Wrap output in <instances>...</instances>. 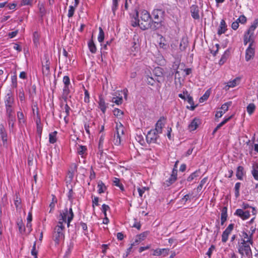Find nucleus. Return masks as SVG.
Here are the masks:
<instances>
[{
	"instance_id": "52",
	"label": "nucleus",
	"mask_w": 258,
	"mask_h": 258,
	"mask_svg": "<svg viewBox=\"0 0 258 258\" xmlns=\"http://www.w3.org/2000/svg\"><path fill=\"white\" fill-rule=\"evenodd\" d=\"M68 86H64L63 89V95L66 97H67L69 93V89Z\"/></svg>"
},
{
	"instance_id": "42",
	"label": "nucleus",
	"mask_w": 258,
	"mask_h": 258,
	"mask_svg": "<svg viewBox=\"0 0 258 258\" xmlns=\"http://www.w3.org/2000/svg\"><path fill=\"white\" fill-rule=\"evenodd\" d=\"M207 177H205L204 178H203L201 181V182L199 184V185L197 187V190L198 191H200L202 190L203 186L206 184V183L207 182Z\"/></svg>"
},
{
	"instance_id": "27",
	"label": "nucleus",
	"mask_w": 258,
	"mask_h": 258,
	"mask_svg": "<svg viewBox=\"0 0 258 258\" xmlns=\"http://www.w3.org/2000/svg\"><path fill=\"white\" fill-rule=\"evenodd\" d=\"M159 45L160 48L166 49H167L168 46L166 43V40L162 36L160 37V41L159 43Z\"/></svg>"
},
{
	"instance_id": "54",
	"label": "nucleus",
	"mask_w": 258,
	"mask_h": 258,
	"mask_svg": "<svg viewBox=\"0 0 258 258\" xmlns=\"http://www.w3.org/2000/svg\"><path fill=\"white\" fill-rule=\"evenodd\" d=\"M21 203V199L18 197L17 196L15 199V205L17 209L19 208Z\"/></svg>"
},
{
	"instance_id": "51",
	"label": "nucleus",
	"mask_w": 258,
	"mask_h": 258,
	"mask_svg": "<svg viewBox=\"0 0 258 258\" xmlns=\"http://www.w3.org/2000/svg\"><path fill=\"white\" fill-rule=\"evenodd\" d=\"M86 150V148L85 147L83 146H80L78 149V152L79 154L83 155L85 152Z\"/></svg>"
},
{
	"instance_id": "43",
	"label": "nucleus",
	"mask_w": 258,
	"mask_h": 258,
	"mask_svg": "<svg viewBox=\"0 0 258 258\" xmlns=\"http://www.w3.org/2000/svg\"><path fill=\"white\" fill-rule=\"evenodd\" d=\"M240 186V183L237 182L235 185V195L236 198L239 196V188Z\"/></svg>"
},
{
	"instance_id": "57",
	"label": "nucleus",
	"mask_w": 258,
	"mask_h": 258,
	"mask_svg": "<svg viewBox=\"0 0 258 258\" xmlns=\"http://www.w3.org/2000/svg\"><path fill=\"white\" fill-rule=\"evenodd\" d=\"M237 20H239V22L244 24L246 22V18L244 15L240 16Z\"/></svg>"
},
{
	"instance_id": "17",
	"label": "nucleus",
	"mask_w": 258,
	"mask_h": 258,
	"mask_svg": "<svg viewBox=\"0 0 258 258\" xmlns=\"http://www.w3.org/2000/svg\"><path fill=\"white\" fill-rule=\"evenodd\" d=\"M200 123V121L199 119L196 118H194L188 125V129L190 131H195L198 127Z\"/></svg>"
},
{
	"instance_id": "13",
	"label": "nucleus",
	"mask_w": 258,
	"mask_h": 258,
	"mask_svg": "<svg viewBox=\"0 0 258 258\" xmlns=\"http://www.w3.org/2000/svg\"><path fill=\"white\" fill-rule=\"evenodd\" d=\"M154 73L157 77L156 80L158 82H162L164 81L163 69L161 68H155L154 70Z\"/></svg>"
},
{
	"instance_id": "44",
	"label": "nucleus",
	"mask_w": 258,
	"mask_h": 258,
	"mask_svg": "<svg viewBox=\"0 0 258 258\" xmlns=\"http://www.w3.org/2000/svg\"><path fill=\"white\" fill-rule=\"evenodd\" d=\"M75 8L76 7L75 6H71L69 7V10L68 14V17L71 18L73 17L74 13Z\"/></svg>"
},
{
	"instance_id": "29",
	"label": "nucleus",
	"mask_w": 258,
	"mask_h": 258,
	"mask_svg": "<svg viewBox=\"0 0 258 258\" xmlns=\"http://www.w3.org/2000/svg\"><path fill=\"white\" fill-rule=\"evenodd\" d=\"M56 134H57V132H56V131H54V132L49 134V142L50 143L53 144V143L56 142Z\"/></svg>"
},
{
	"instance_id": "58",
	"label": "nucleus",
	"mask_w": 258,
	"mask_h": 258,
	"mask_svg": "<svg viewBox=\"0 0 258 258\" xmlns=\"http://www.w3.org/2000/svg\"><path fill=\"white\" fill-rule=\"evenodd\" d=\"M84 101L85 102L87 103L89 102V93L88 91L86 90H85Z\"/></svg>"
},
{
	"instance_id": "32",
	"label": "nucleus",
	"mask_w": 258,
	"mask_h": 258,
	"mask_svg": "<svg viewBox=\"0 0 258 258\" xmlns=\"http://www.w3.org/2000/svg\"><path fill=\"white\" fill-rule=\"evenodd\" d=\"M199 173H200V171H196L194 172V173L191 174L188 176V177L187 179V181H192L196 178H197V177L199 176Z\"/></svg>"
},
{
	"instance_id": "23",
	"label": "nucleus",
	"mask_w": 258,
	"mask_h": 258,
	"mask_svg": "<svg viewBox=\"0 0 258 258\" xmlns=\"http://www.w3.org/2000/svg\"><path fill=\"white\" fill-rule=\"evenodd\" d=\"M6 111L7 117L15 116L14 107H6Z\"/></svg>"
},
{
	"instance_id": "31",
	"label": "nucleus",
	"mask_w": 258,
	"mask_h": 258,
	"mask_svg": "<svg viewBox=\"0 0 258 258\" xmlns=\"http://www.w3.org/2000/svg\"><path fill=\"white\" fill-rule=\"evenodd\" d=\"M247 111L249 115L253 113L255 109V106L253 103H250L246 108Z\"/></svg>"
},
{
	"instance_id": "40",
	"label": "nucleus",
	"mask_w": 258,
	"mask_h": 258,
	"mask_svg": "<svg viewBox=\"0 0 258 258\" xmlns=\"http://www.w3.org/2000/svg\"><path fill=\"white\" fill-rule=\"evenodd\" d=\"M114 144L116 146H119L121 144V136L118 135H115L113 139Z\"/></svg>"
},
{
	"instance_id": "59",
	"label": "nucleus",
	"mask_w": 258,
	"mask_h": 258,
	"mask_svg": "<svg viewBox=\"0 0 258 258\" xmlns=\"http://www.w3.org/2000/svg\"><path fill=\"white\" fill-rule=\"evenodd\" d=\"M63 82L64 86H69L70 84V79L68 76H64L63 78Z\"/></svg>"
},
{
	"instance_id": "46",
	"label": "nucleus",
	"mask_w": 258,
	"mask_h": 258,
	"mask_svg": "<svg viewBox=\"0 0 258 258\" xmlns=\"http://www.w3.org/2000/svg\"><path fill=\"white\" fill-rule=\"evenodd\" d=\"M31 254L34 256V258H37V251L36 250V241L34 242L33 245V248L31 250Z\"/></svg>"
},
{
	"instance_id": "36",
	"label": "nucleus",
	"mask_w": 258,
	"mask_h": 258,
	"mask_svg": "<svg viewBox=\"0 0 258 258\" xmlns=\"http://www.w3.org/2000/svg\"><path fill=\"white\" fill-rule=\"evenodd\" d=\"M112 102L117 105H120L122 103V97H113L112 98Z\"/></svg>"
},
{
	"instance_id": "20",
	"label": "nucleus",
	"mask_w": 258,
	"mask_h": 258,
	"mask_svg": "<svg viewBox=\"0 0 258 258\" xmlns=\"http://www.w3.org/2000/svg\"><path fill=\"white\" fill-rule=\"evenodd\" d=\"M124 128L123 125L119 122H116V135L121 136L124 134Z\"/></svg>"
},
{
	"instance_id": "16",
	"label": "nucleus",
	"mask_w": 258,
	"mask_h": 258,
	"mask_svg": "<svg viewBox=\"0 0 258 258\" xmlns=\"http://www.w3.org/2000/svg\"><path fill=\"white\" fill-rule=\"evenodd\" d=\"M190 12L191 14L192 17L195 19H199L200 18L199 16V10L198 6L192 5L190 7Z\"/></svg>"
},
{
	"instance_id": "22",
	"label": "nucleus",
	"mask_w": 258,
	"mask_h": 258,
	"mask_svg": "<svg viewBox=\"0 0 258 258\" xmlns=\"http://www.w3.org/2000/svg\"><path fill=\"white\" fill-rule=\"evenodd\" d=\"M144 234H141L140 235H139L136 239L135 240V241L131 244V247L128 249V250H130L133 247V246H135V245H138L139 242L142 240H143L144 239Z\"/></svg>"
},
{
	"instance_id": "39",
	"label": "nucleus",
	"mask_w": 258,
	"mask_h": 258,
	"mask_svg": "<svg viewBox=\"0 0 258 258\" xmlns=\"http://www.w3.org/2000/svg\"><path fill=\"white\" fill-rule=\"evenodd\" d=\"M15 120V116L8 117L9 125L10 126H11V127H13Z\"/></svg>"
},
{
	"instance_id": "38",
	"label": "nucleus",
	"mask_w": 258,
	"mask_h": 258,
	"mask_svg": "<svg viewBox=\"0 0 258 258\" xmlns=\"http://www.w3.org/2000/svg\"><path fill=\"white\" fill-rule=\"evenodd\" d=\"M243 168L242 166H238L237 169L236 176L239 179H241L243 175Z\"/></svg>"
},
{
	"instance_id": "14",
	"label": "nucleus",
	"mask_w": 258,
	"mask_h": 258,
	"mask_svg": "<svg viewBox=\"0 0 258 258\" xmlns=\"http://www.w3.org/2000/svg\"><path fill=\"white\" fill-rule=\"evenodd\" d=\"M235 214L239 216L243 220H246L248 219L250 216V213L249 211H244L242 209H237L236 211Z\"/></svg>"
},
{
	"instance_id": "61",
	"label": "nucleus",
	"mask_w": 258,
	"mask_h": 258,
	"mask_svg": "<svg viewBox=\"0 0 258 258\" xmlns=\"http://www.w3.org/2000/svg\"><path fill=\"white\" fill-rule=\"evenodd\" d=\"M38 7H39L40 12L42 14H43L45 12V8H44V5L43 4H39Z\"/></svg>"
},
{
	"instance_id": "33",
	"label": "nucleus",
	"mask_w": 258,
	"mask_h": 258,
	"mask_svg": "<svg viewBox=\"0 0 258 258\" xmlns=\"http://www.w3.org/2000/svg\"><path fill=\"white\" fill-rule=\"evenodd\" d=\"M88 46L90 49V51L93 53H94L96 51V46L93 41V40H90L88 43Z\"/></svg>"
},
{
	"instance_id": "37",
	"label": "nucleus",
	"mask_w": 258,
	"mask_h": 258,
	"mask_svg": "<svg viewBox=\"0 0 258 258\" xmlns=\"http://www.w3.org/2000/svg\"><path fill=\"white\" fill-rule=\"evenodd\" d=\"M17 116L20 124H24L25 123L24 116L22 112H18Z\"/></svg>"
},
{
	"instance_id": "63",
	"label": "nucleus",
	"mask_w": 258,
	"mask_h": 258,
	"mask_svg": "<svg viewBox=\"0 0 258 258\" xmlns=\"http://www.w3.org/2000/svg\"><path fill=\"white\" fill-rule=\"evenodd\" d=\"M38 34L36 32H35L33 33V41L35 43H36L38 41Z\"/></svg>"
},
{
	"instance_id": "35",
	"label": "nucleus",
	"mask_w": 258,
	"mask_h": 258,
	"mask_svg": "<svg viewBox=\"0 0 258 258\" xmlns=\"http://www.w3.org/2000/svg\"><path fill=\"white\" fill-rule=\"evenodd\" d=\"M99 33L98 37V40L99 42H101L104 39V33L101 27L99 28Z\"/></svg>"
},
{
	"instance_id": "26",
	"label": "nucleus",
	"mask_w": 258,
	"mask_h": 258,
	"mask_svg": "<svg viewBox=\"0 0 258 258\" xmlns=\"http://www.w3.org/2000/svg\"><path fill=\"white\" fill-rule=\"evenodd\" d=\"M239 81V79L238 78H236L232 81H229L227 83V85L225 87V88L227 87L228 88L227 89H228L230 87L232 88L236 86L237 84V82H238Z\"/></svg>"
},
{
	"instance_id": "19",
	"label": "nucleus",
	"mask_w": 258,
	"mask_h": 258,
	"mask_svg": "<svg viewBox=\"0 0 258 258\" xmlns=\"http://www.w3.org/2000/svg\"><path fill=\"white\" fill-rule=\"evenodd\" d=\"M107 106L105 103L104 100L101 97H99L98 101V107L101 111L105 113Z\"/></svg>"
},
{
	"instance_id": "15",
	"label": "nucleus",
	"mask_w": 258,
	"mask_h": 258,
	"mask_svg": "<svg viewBox=\"0 0 258 258\" xmlns=\"http://www.w3.org/2000/svg\"><path fill=\"white\" fill-rule=\"evenodd\" d=\"M176 170H174L172 171V174L171 175L170 177L165 182H164V184L165 186H169L171 184H172L176 179Z\"/></svg>"
},
{
	"instance_id": "53",
	"label": "nucleus",
	"mask_w": 258,
	"mask_h": 258,
	"mask_svg": "<svg viewBox=\"0 0 258 258\" xmlns=\"http://www.w3.org/2000/svg\"><path fill=\"white\" fill-rule=\"evenodd\" d=\"M118 6V0H113L112 1V11L114 13L115 11L116 10Z\"/></svg>"
},
{
	"instance_id": "50",
	"label": "nucleus",
	"mask_w": 258,
	"mask_h": 258,
	"mask_svg": "<svg viewBox=\"0 0 258 258\" xmlns=\"http://www.w3.org/2000/svg\"><path fill=\"white\" fill-rule=\"evenodd\" d=\"M186 100L189 103L190 105L194 104V101L192 97H191L188 94L187 92H186Z\"/></svg>"
},
{
	"instance_id": "10",
	"label": "nucleus",
	"mask_w": 258,
	"mask_h": 258,
	"mask_svg": "<svg viewBox=\"0 0 258 258\" xmlns=\"http://www.w3.org/2000/svg\"><path fill=\"white\" fill-rule=\"evenodd\" d=\"M234 225L233 224H229L225 230L223 232L222 235V241L226 242L228 238L229 235L231 233L233 229Z\"/></svg>"
},
{
	"instance_id": "30",
	"label": "nucleus",
	"mask_w": 258,
	"mask_h": 258,
	"mask_svg": "<svg viewBox=\"0 0 258 258\" xmlns=\"http://www.w3.org/2000/svg\"><path fill=\"white\" fill-rule=\"evenodd\" d=\"M98 193L101 194L105 191L106 190V186L101 181H100L98 183Z\"/></svg>"
},
{
	"instance_id": "48",
	"label": "nucleus",
	"mask_w": 258,
	"mask_h": 258,
	"mask_svg": "<svg viewBox=\"0 0 258 258\" xmlns=\"http://www.w3.org/2000/svg\"><path fill=\"white\" fill-rule=\"evenodd\" d=\"M1 137H2L3 142H7V134L6 133H5L3 131L2 128L1 129Z\"/></svg>"
},
{
	"instance_id": "47",
	"label": "nucleus",
	"mask_w": 258,
	"mask_h": 258,
	"mask_svg": "<svg viewBox=\"0 0 258 258\" xmlns=\"http://www.w3.org/2000/svg\"><path fill=\"white\" fill-rule=\"evenodd\" d=\"M232 117V116L225 118L223 121H222L220 123H219L216 127L217 129H219L222 126H223L224 124H225L228 121L230 120V119Z\"/></svg>"
},
{
	"instance_id": "64",
	"label": "nucleus",
	"mask_w": 258,
	"mask_h": 258,
	"mask_svg": "<svg viewBox=\"0 0 258 258\" xmlns=\"http://www.w3.org/2000/svg\"><path fill=\"white\" fill-rule=\"evenodd\" d=\"M231 27L233 30H236L239 27L238 21H236L235 22H233Z\"/></svg>"
},
{
	"instance_id": "18",
	"label": "nucleus",
	"mask_w": 258,
	"mask_h": 258,
	"mask_svg": "<svg viewBox=\"0 0 258 258\" xmlns=\"http://www.w3.org/2000/svg\"><path fill=\"white\" fill-rule=\"evenodd\" d=\"M169 249L168 248L157 249L154 250L153 255H161L163 254L166 256L168 254Z\"/></svg>"
},
{
	"instance_id": "7",
	"label": "nucleus",
	"mask_w": 258,
	"mask_h": 258,
	"mask_svg": "<svg viewBox=\"0 0 258 258\" xmlns=\"http://www.w3.org/2000/svg\"><path fill=\"white\" fill-rule=\"evenodd\" d=\"M158 134H157L156 131H154V130L150 131L146 136L147 142L149 143H156L159 137Z\"/></svg>"
},
{
	"instance_id": "1",
	"label": "nucleus",
	"mask_w": 258,
	"mask_h": 258,
	"mask_svg": "<svg viewBox=\"0 0 258 258\" xmlns=\"http://www.w3.org/2000/svg\"><path fill=\"white\" fill-rule=\"evenodd\" d=\"M60 216L61 218L59 219L58 225L55 228L53 235L54 240L57 243H58L59 241L64 238L63 233L64 226L63 224L67 223L68 226H69L71 221L73 219L74 214L72 209L70 208L69 211L66 209L64 212L61 214Z\"/></svg>"
},
{
	"instance_id": "60",
	"label": "nucleus",
	"mask_w": 258,
	"mask_h": 258,
	"mask_svg": "<svg viewBox=\"0 0 258 258\" xmlns=\"http://www.w3.org/2000/svg\"><path fill=\"white\" fill-rule=\"evenodd\" d=\"M252 173L254 179L258 180V170L256 169H253L252 171Z\"/></svg>"
},
{
	"instance_id": "8",
	"label": "nucleus",
	"mask_w": 258,
	"mask_h": 258,
	"mask_svg": "<svg viewBox=\"0 0 258 258\" xmlns=\"http://www.w3.org/2000/svg\"><path fill=\"white\" fill-rule=\"evenodd\" d=\"M231 104L232 102L229 101L223 104L221 107L219 108L220 110L217 111L215 115L216 117H221L222 115L228 110L229 107L231 106Z\"/></svg>"
},
{
	"instance_id": "62",
	"label": "nucleus",
	"mask_w": 258,
	"mask_h": 258,
	"mask_svg": "<svg viewBox=\"0 0 258 258\" xmlns=\"http://www.w3.org/2000/svg\"><path fill=\"white\" fill-rule=\"evenodd\" d=\"M33 0H23L22 2V5H31Z\"/></svg>"
},
{
	"instance_id": "21",
	"label": "nucleus",
	"mask_w": 258,
	"mask_h": 258,
	"mask_svg": "<svg viewBox=\"0 0 258 258\" xmlns=\"http://www.w3.org/2000/svg\"><path fill=\"white\" fill-rule=\"evenodd\" d=\"M226 30V24L224 20H222L220 22V27L218 31V34L221 35L224 33Z\"/></svg>"
},
{
	"instance_id": "55",
	"label": "nucleus",
	"mask_w": 258,
	"mask_h": 258,
	"mask_svg": "<svg viewBox=\"0 0 258 258\" xmlns=\"http://www.w3.org/2000/svg\"><path fill=\"white\" fill-rule=\"evenodd\" d=\"M147 82L148 84L153 86L154 84L155 80L152 77H148L147 78Z\"/></svg>"
},
{
	"instance_id": "9",
	"label": "nucleus",
	"mask_w": 258,
	"mask_h": 258,
	"mask_svg": "<svg viewBox=\"0 0 258 258\" xmlns=\"http://www.w3.org/2000/svg\"><path fill=\"white\" fill-rule=\"evenodd\" d=\"M254 46L253 44L249 45L245 51V60L248 61L252 59L254 55Z\"/></svg>"
},
{
	"instance_id": "6",
	"label": "nucleus",
	"mask_w": 258,
	"mask_h": 258,
	"mask_svg": "<svg viewBox=\"0 0 258 258\" xmlns=\"http://www.w3.org/2000/svg\"><path fill=\"white\" fill-rule=\"evenodd\" d=\"M5 107H14L15 99L12 93L9 91L4 99Z\"/></svg>"
},
{
	"instance_id": "41",
	"label": "nucleus",
	"mask_w": 258,
	"mask_h": 258,
	"mask_svg": "<svg viewBox=\"0 0 258 258\" xmlns=\"http://www.w3.org/2000/svg\"><path fill=\"white\" fill-rule=\"evenodd\" d=\"M113 182L115 185L119 187L121 190H123V186L122 184L120 183V180L118 178H114L113 180Z\"/></svg>"
},
{
	"instance_id": "56",
	"label": "nucleus",
	"mask_w": 258,
	"mask_h": 258,
	"mask_svg": "<svg viewBox=\"0 0 258 258\" xmlns=\"http://www.w3.org/2000/svg\"><path fill=\"white\" fill-rule=\"evenodd\" d=\"M214 249L215 246L213 245H212L211 247L209 248L208 251H207L206 254L209 256V258H210L212 252L214 250Z\"/></svg>"
},
{
	"instance_id": "34",
	"label": "nucleus",
	"mask_w": 258,
	"mask_h": 258,
	"mask_svg": "<svg viewBox=\"0 0 258 258\" xmlns=\"http://www.w3.org/2000/svg\"><path fill=\"white\" fill-rule=\"evenodd\" d=\"M113 114L118 118H121L123 115V112L118 108H115L113 110Z\"/></svg>"
},
{
	"instance_id": "4",
	"label": "nucleus",
	"mask_w": 258,
	"mask_h": 258,
	"mask_svg": "<svg viewBox=\"0 0 258 258\" xmlns=\"http://www.w3.org/2000/svg\"><path fill=\"white\" fill-rule=\"evenodd\" d=\"M258 24L257 20H255L253 23L250 26L248 30L246 31L244 35L243 42L244 45H246L249 42V45L253 44L254 42V31L257 27Z\"/></svg>"
},
{
	"instance_id": "28",
	"label": "nucleus",
	"mask_w": 258,
	"mask_h": 258,
	"mask_svg": "<svg viewBox=\"0 0 258 258\" xmlns=\"http://www.w3.org/2000/svg\"><path fill=\"white\" fill-rule=\"evenodd\" d=\"M211 93V90L208 89L205 94L200 98V102H203L207 100L208 98L209 97Z\"/></svg>"
},
{
	"instance_id": "25",
	"label": "nucleus",
	"mask_w": 258,
	"mask_h": 258,
	"mask_svg": "<svg viewBox=\"0 0 258 258\" xmlns=\"http://www.w3.org/2000/svg\"><path fill=\"white\" fill-rule=\"evenodd\" d=\"M227 208L224 207L222 210L221 213V224L223 225L227 219Z\"/></svg>"
},
{
	"instance_id": "45",
	"label": "nucleus",
	"mask_w": 258,
	"mask_h": 258,
	"mask_svg": "<svg viewBox=\"0 0 258 258\" xmlns=\"http://www.w3.org/2000/svg\"><path fill=\"white\" fill-rule=\"evenodd\" d=\"M18 226L19 227V231L22 233L25 232V228L23 225V222L22 221H20V222H18L17 223Z\"/></svg>"
},
{
	"instance_id": "5",
	"label": "nucleus",
	"mask_w": 258,
	"mask_h": 258,
	"mask_svg": "<svg viewBox=\"0 0 258 258\" xmlns=\"http://www.w3.org/2000/svg\"><path fill=\"white\" fill-rule=\"evenodd\" d=\"M238 251L241 255L245 254L249 256L251 254V250L250 246L247 243L241 242L238 245Z\"/></svg>"
},
{
	"instance_id": "24",
	"label": "nucleus",
	"mask_w": 258,
	"mask_h": 258,
	"mask_svg": "<svg viewBox=\"0 0 258 258\" xmlns=\"http://www.w3.org/2000/svg\"><path fill=\"white\" fill-rule=\"evenodd\" d=\"M133 46L132 47V51L133 52H137L139 50V45L138 44V39H136V37H134L133 38Z\"/></svg>"
},
{
	"instance_id": "11",
	"label": "nucleus",
	"mask_w": 258,
	"mask_h": 258,
	"mask_svg": "<svg viewBox=\"0 0 258 258\" xmlns=\"http://www.w3.org/2000/svg\"><path fill=\"white\" fill-rule=\"evenodd\" d=\"M240 236L242 237V242L243 243H247L251 245L253 244L252 237L250 235H248L246 232H241Z\"/></svg>"
},
{
	"instance_id": "12",
	"label": "nucleus",
	"mask_w": 258,
	"mask_h": 258,
	"mask_svg": "<svg viewBox=\"0 0 258 258\" xmlns=\"http://www.w3.org/2000/svg\"><path fill=\"white\" fill-rule=\"evenodd\" d=\"M165 119L164 117H161L158 120L156 124L155 128L154 130L156 131L157 134L162 133V128L164 126L165 124Z\"/></svg>"
},
{
	"instance_id": "49",
	"label": "nucleus",
	"mask_w": 258,
	"mask_h": 258,
	"mask_svg": "<svg viewBox=\"0 0 258 258\" xmlns=\"http://www.w3.org/2000/svg\"><path fill=\"white\" fill-rule=\"evenodd\" d=\"M110 209L108 205L105 204H103L102 206V211L103 213L104 216H106V211Z\"/></svg>"
},
{
	"instance_id": "3",
	"label": "nucleus",
	"mask_w": 258,
	"mask_h": 258,
	"mask_svg": "<svg viewBox=\"0 0 258 258\" xmlns=\"http://www.w3.org/2000/svg\"><path fill=\"white\" fill-rule=\"evenodd\" d=\"M164 14V12L161 10L156 9L153 10L151 17L153 30H155L161 26V23L163 20Z\"/></svg>"
},
{
	"instance_id": "2",
	"label": "nucleus",
	"mask_w": 258,
	"mask_h": 258,
	"mask_svg": "<svg viewBox=\"0 0 258 258\" xmlns=\"http://www.w3.org/2000/svg\"><path fill=\"white\" fill-rule=\"evenodd\" d=\"M138 17L139 14L137 11L136 16L134 17L135 21H132L133 26H139L143 30H146L149 28L152 29L151 17L146 10H143L141 12L140 20L138 19Z\"/></svg>"
}]
</instances>
